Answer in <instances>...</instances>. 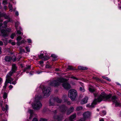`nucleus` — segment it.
I'll list each match as a JSON object with an SVG mask.
<instances>
[{
	"label": "nucleus",
	"mask_w": 121,
	"mask_h": 121,
	"mask_svg": "<svg viewBox=\"0 0 121 121\" xmlns=\"http://www.w3.org/2000/svg\"><path fill=\"white\" fill-rule=\"evenodd\" d=\"M90 113L89 112H87L84 113L83 115L84 118L85 119L88 117L90 116Z\"/></svg>",
	"instance_id": "14"
},
{
	"label": "nucleus",
	"mask_w": 121,
	"mask_h": 121,
	"mask_svg": "<svg viewBox=\"0 0 121 121\" xmlns=\"http://www.w3.org/2000/svg\"><path fill=\"white\" fill-rule=\"evenodd\" d=\"M6 109V110H7L8 109V106L7 105H6L5 106Z\"/></svg>",
	"instance_id": "52"
},
{
	"label": "nucleus",
	"mask_w": 121,
	"mask_h": 121,
	"mask_svg": "<svg viewBox=\"0 0 121 121\" xmlns=\"http://www.w3.org/2000/svg\"><path fill=\"white\" fill-rule=\"evenodd\" d=\"M61 102V100L57 97L51 99L49 101V104L50 105L54 106L55 105L56 102L60 103Z\"/></svg>",
	"instance_id": "7"
},
{
	"label": "nucleus",
	"mask_w": 121,
	"mask_h": 121,
	"mask_svg": "<svg viewBox=\"0 0 121 121\" xmlns=\"http://www.w3.org/2000/svg\"><path fill=\"white\" fill-rule=\"evenodd\" d=\"M19 24L20 23L18 22H17L15 23V27L16 29H17V27L19 25Z\"/></svg>",
	"instance_id": "25"
},
{
	"label": "nucleus",
	"mask_w": 121,
	"mask_h": 121,
	"mask_svg": "<svg viewBox=\"0 0 121 121\" xmlns=\"http://www.w3.org/2000/svg\"><path fill=\"white\" fill-rule=\"evenodd\" d=\"M2 40L3 41V42L4 43V45H6L7 43V40L6 39L4 40L3 39H2Z\"/></svg>",
	"instance_id": "35"
},
{
	"label": "nucleus",
	"mask_w": 121,
	"mask_h": 121,
	"mask_svg": "<svg viewBox=\"0 0 121 121\" xmlns=\"http://www.w3.org/2000/svg\"><path fill=\"white\" fill-rule=\"evenodd\" d=\"M21 43V42H17V44L18 45H20Z\"/></svg>",
	"instance_id": "45"
},
{
	"label": "nucleus",
	"mask_w": 121,
	"mask_h": 121,
	"mask_svg": "<svg viewBox=\"0 0 121 121\" xmlns=\"http://www.w3.org/2000/svg\"><path fill=\"white\" fill-rule=\"evenodd\" d=\"M74 111V108L73 106L70 107L68 110L66 114L67 115H69L71 113L73 112Z\"/></svg>",
	"instance_id": "13"
},
{
	"label": "nucleus",
	"mask_w": 121,
	"mask_h": 121,
	"mask_svg": "<svg viewBox=\"0 0 121 121\" xmlns=\"http://www.w3.org/2000/svg\"><path fill=\"white\" fill-rule=\"evenodd\" d=\"M80 90L82 92H84L85 91L84 88L83 87H80Z\"/></svg>",
	"instance_id": "36"
},
{
	"label": "nucleus",
	"mask_w": 121,
	"mask_h": 121,
	"mask_svg": "<svg viewBox=\"0 0 121 121\" xmlns=\"http://www.w3.org/2000/svg\"><path fill=\"white\" fill-rule=\"evenodd\" d=\"M43 62L42 61H39V63L40 64H42L43 63Z\"/></svg>",
	"instance_id": "58"
},
{
	"label": "nucleus",
	"mask_w": 121,
	"mask_h": 121,
	"mask_svg": "<svg viewBox=\"0 0 121 121\" xmlns=\"http://www.w3.org/2000/svg\"><path fill=\"white\" fill-rule=\"evenodd\" d=\"M89 90L91 92H93L95 90L94 89L90 88H89Z\"/></svg>",
	"instance_id": "38"
},
{
	"label": "nucleus",
	"mask_w": 121,
	"mask_h": 121,
	"mask_svg": "<svg viewBox=\"0 0 121 121\" xmlns=\"http://www.w3.org/2000/svg\"><path fill=\"white\" fill-rule=\"evenodd\" d=\"M49 56H45L43 57V60H46L49 59Z\"/></svg>",
	"instance_id": "24"
},
{
	"label": "nucleus",
	"mask_w": 121,
	"mask_h": 121,
	"mask_svg": "<svg viewBox=\"0 0 121 121\" xmlns=\"http://www.w3.org/2000/svg\"><path fill=\"white\" fill-rule=\"evenodd\" d=\"M15 35V33H13L11 35L10 37L12 39H13Z\"/></svg>",
	"instance_id": "30"
},
{
	"label": "nucleus",
	"mask_w": 121,
	"mask_h": 121,
	"mask_svg": "<svg viewBox=\"0 0 121 121\" xmlns=\"http://www.w3.org/2000/svg\"><path fill=\"white\" fill-rule=\"evenodd\" d=\"M56 71H58L59 70V69H56Z\"/></svg>",
	"instance_id": "64"
},
{
	"label": "nucleus",
	"mask_w": 121,
	"mask_h": 121,
	"mask_svg": "<svg viewBox=\"0 0 121 121\" xmlns=\"http://www.w3.org/2000/svg\"><path fill=\"white\" fill-rule=\"evenodd\" d=\"M51 57L54 58V59L53 60H55L57 59L56 58L57 57V56L54 54H52L51 56Z\"/></svg>",
	"instance_id": "22"
},
{
	"label": "nucleus",
	"mask_w": 121,
	"mask_h": 121,
	"mask_svg": "<svg viewBox=\"0 0 121 121\" xmlns=\"http://www.w3.org/2000/svg\"><path fill=\"white\" fill-rule=\"evenodd\" d=\"M102 101H112L115 103L116 106H121V104L119 103L117 97L116 96H112L111 94L107 95L103 92L101 93L97 99H95L90 106L91 107H93L96 104L97 102H100Z\"/></svg>",
	"instance_id": "1"
},
{
	"label": "nucleus",
	"mask_w": 121,
	"mask_h": 121,
	"mask_svg": "<svg viewBox=\"0 0 121 121\" xmlns=\"http://www.w3.org/2000/svg\"><path fill=\"white\" fill-rule=\"evenodd\" d=\"M40 98H39L38 97H36L34 103L32 104L33 108L35 110H38L42 107V104L39 101Z\"/></svg>",
	"instance_id": "3"
},
{
	"label": "nucleus",
	"mask_w": 121,
	"mask_h": 121,
	"mask_svg": "<svg viewBox=\"0 0 121 121\" xmlns=\"http://www.w3.org/2000/svg\"><path fill=\"white\" fill-rule=\"evenodd\" d=\"M12 41V40H10L9 41V43H11V41Z\"/></svg>",
	"instance_id": "62"
},
{
	"label": "nucleus",
	"mask_w": 121,
	"mask_h": 121,
	"mask_svg": "<svg viewBox=\"0 0 121 121\" xmlns=\"http://www.w3.org/2000/svg\"><path fill=\"white\" fill-rule=\"evenodd\" d=\"M1 48L0 47V54L1 53Z\"/></svg>",
	"instance_id": "59"
},
{
	"label": "nucleus",
	"mask_w": 121,
	"mask_h": 121,
	"mask_svg": "<svg viewBox=\"0 0 121 121\" xmlns=\"http://www.w3.org/2000/svg\"><path fill=\"white\" fill-rule=\"evenodd\" d=\"M26 48L27 52H29L30 51V48L28 47H26Z\"/></svg>",
	"instance_id": "41"
},
{
	"label": "nucleus",
	"mask_w": 121,
	"mask_h": 121,
	"mask_svg": "<svg viewBox=\"0 0 121 121\" xmlns=\"http://www.w3.org/2000/svg\"><path fill=\"white\" fill-rule=\"evenodd\" d=\"M4 8L5 10H6L7 9V6H4Z\"/></svg>",
	"instance_id": "53"
},
{
	"label": "nucleus",
	"mask_w": 121,
	"mask_h": 121,
	"mask_svg": "<svg viewBox=\"0 0 121 121\" xmlns=\"http://www.w3.org/2000/svg\"><path fill=\"white\" fill-rule=\"evenodd\" d=\"M0 105L2 106V102L0 103Z\"/></svg>",
	"instance_id": "63"
},
{
	"label": "nucleus",
	"mask_w": 121,
	"mask_h": 121,
	"mask_svg": "<svg viewBox=\"0 0 121 121\" xmlns=\"http://www.w3.org/2000/svg\"><path fill=\"white\" fill-rule=\"evenodd\" d=\"M16 83V81H14L13 82H12V83H11V84H13L15 85Z\"/></svg>",
	"instance_id": "43"
},
{
	"label": "nucleus",
	"mask_w": 121,
	"mask_h": 121,
	"mask_svg": "<svg viewBox=\"0 0 121 121\" xmlns=\"http://www.w3.org/2000/svg\"><path fill=\"white\" fill-rule=\"evenodd\" d=\"M17 67L15 64H12V69L6 75H7L8 77H9L10 78H11V76H12L13 74L17 70Z\"/></svg>",
	"instance_id": "8"
},
{
	"label": "nucleus",
	"mask_w": 121,
	"mask_h": 121,
	"mask_svg": "<svg viewBox=\"0 0 121 121\" xmlns=\"http://www.w3.org/2000/svg\"><path fill=\"white\" fill-rule=\"evenodd\" d=\"M11 44L13 45H15V43L14 42H12L11 43Z\"/></svg>",
	"instance_id": "48"
},
{
	"label": "nucleus",
	"mask_w": 121,
	"mask_h": 121,
	"mask_svg": "<svg viewBox=\"0 0 121 121\" xmlns=\"http://www.w3.org/2000/svg\"><path fill=\"white\" fill-rule=\"evenodd\" d=\"M78 68L79 69L82 70H85L87 69V68L86 67L82 66H79Z\"/></svg>",
	"instance_id": "20"
},
{
	"label": "nucleus",
	"mask_w": 121,
	"mask_h": 121,
	"mask_svg": "<svg viewBox=\"0 0 121 121\" xmlns=\"http://www.w3.org/2000/svg\"><path fill=\"white\" fill-rule=\"evenodd\" d=\"M13 87V86L12 85H10L9 86V88L10 89H11Z\"/></svg>",
	"instance_id": "49"
},
{
	"label": "nucleus",
	"mask_w": 121,
	"mask_h": 121,
	"mask_svg": "<svg viewBox=\"0 0 121 121\" xmlns=\"http://www.w3.org/2000/svg\"><path fill=\"white\" fill-rule=\"evenodd\" d=\"M17 33L19 35L23 34V33L20 30H18L17 31Z\"/></svg>",
	"instance_id": "37"
},
{
	"label": "nucleus",
	"mask_w": 121,
	"mask_h": 121,
	"mask_svg": "<svg viewBox=\"0 0 121 121\" xmlns=\"http://www.w3.org/2000/svg\"><path fill=\"white\" fill-rule=\"evenodd\" d=\"M15 15L17 16L18 15V11H16L15 12Z\"/></svg>",
	"instance_id": "50"
},
{
	"label": "nucleus",
	"mask_w": 121,
	"mask_h": 121,
	"mask_svg": "<svg viewBox=\"0 0 121 121\" xmlns=\"http://www.w3.org/2000/svg\"><path fill=\"white\" fill-rule=\"evenodd\" d=\"M9 9H10L9 11L12 12V11L13 10L12 5L10 3H9Z\"/></svg>",
	"instance_id": "21"
},
{
	"label": "nucleus",
	"mask_w": 121,
	"mask_h": 121,
	"mask_svg": "<svg viewBox=\"0 0 121 121\" xmlns=\"http://www.w3.org/2000/svg\"><path fill=\"white\" fill-rule=\"evenodd\" d=\"M27 41L28 43H30L31 42V41L30 39H27Z\"/></svg>",
	"instance_id": "46"
},
{
	"label": "nucleus",
	"mask_w": 121,
	"mask_h": 121,
	"mask_svg": "<svg viewBox=\"0 0 121 121\" xmlns=\"http://www.w3.org/2000/svg\"><path fill=\"white\" fill-rule=\"evenodd\" d=\"M102 77L103 78L106 79L108 81H111V79L106 77L103 76Z\"/></svg>",
	"instance_id": "26"
},
{
	"label": "nucleus",
	"mask_w": 121,
	"mask_h": 121,
	"mask_svg": "<svg viewBox=\"0 0 121 121\" xmlns=\"http://www.w3.org/2000/svg\"><path fill=\"white\" fill-rule=\"evenodd\" d=\"M88 98L86 97H85L84 99H82L81 101V104H83L87 103V101Z\"/></svg>",
	"instance_id": "17"
},
{
	"label": "nucleus",
	"mask_w": 121,
	"mask_h": 121,
	"mask_svg": "<svg viewBox=\"0 0 121 121\" xmlns=\"http://www.w3.org/2000/svg\"><path fill=\"white\" fill-rule=\"evenodd\" d=\"M7 0H4L3 1L2 4H3L5 5L7 4Z\"/></svg>",
	"instance_id": "28"
},
{
	"label": "nucleus",
	"mask_w": 121,
	"mask_h": 121,
	"mask_svg": "<svg viewBox=\"0 0 121 121\" xmlns=\"http://www.w3.org/2000/svg\"><path fill=\"white\" fill-rule=\"evenodd\" d=\"M71 78H73L76 80H78V79L74 76H72L70 77Z\"/></svg>",
	"instance_id": "39"
},
{
	"label": "nucleus",
	"mask_w": 121,
	"mask_h": 121,
	"mask_svg": "<svg viewBox=\"0 0 121 121\" xmlns=\"http://www.w3.org/2000/svg\"><path fill=\"white\" fill-rule=\"evenodd\" d=\"M67 109V107L65 105H63L61 106L59 108L54 111H52V113L54 114V115H56V114L57 113L58 110H59L60 112L63 113H64L65 112Z\"/></svg>",
	"instance_id": "5"
},
{
	"label": "nucleus",
	"mask_w": 121,
	"mask_h": 121,
	"mask_svg": "<svg viewBox=\"0 0 121 121\" xmlns=\"http://www.w3.org/2000/svg\"><path fill=\"white\" fill-rule=\"evenodd\" d=\"M3 25V24H2L1 23H0V30H1V27Z\"/></svg>",
	"instance_id": "56"
},
{
	"label": "nucleus",
	"mask_w": 121,
	"mask_h": 121,
	"mask_svg": "<svg viewBox=\"0 0 121 121\" xmlns=\"http://www.w3.org/2000/svg\"><path fill=\"white\" fill-rule=\"evenodd\" d=\"M66 95H64L62 97V99L64 100L65 102H67V104L69 105L71 104V102L69 101H67V100L66 98Z\"/></svg>",
	"instance_id": "15"
},
{
	"label": "nucleus",
	"mask_w": 121,
	"mask_h": 121,
	"mask_svg": "<svg viewBox=\"0 0 121 121\" xmlns=\"http://www.w3.org/2000/svg\"><path fill=\"white\" fill-rule=\"evenodd\" d=\"M53 118L56 119L58 121H62L63 119V115H54Z\"/></svg>",
	"instance_id": "10"
},
{
	"label": "nucleus",
	"mask_w": 121,
	"mask_h": 121,
	"mask_svg": "<svg viewBox=\"0 0 121 121\" xmlns=\"http://www.w3.org/2000/svg\"><path fill=\"white\" fill-rule=\"evenodd\" d=\"M6 79L4 84V86H3V88L4 89H5L7 86V84L9 83L10 84H11V82L13 80V79L12 78H10L8 77L7 75L6 76Z\"/></svg>",
	"instance_id": "9"
},
{
	"label": "nucleus",
	"mask_w": 121,
	"mask_h": 121,
	"mask_svg": "<svg viewBox=\"0 0 121 121\" xmlns=\"http://www.w3.org/2000/svg\"><path fill=\"white\" fill-rule=\"evenodd\" d=\"M2 82V78H0V84L1 83V82Z\"/></svg>",
	"instance_id": "57"
},
{
	"label": "nucleus",
	"mask_w": 121,
	"mask_h": 121,
	"mask_svg": "<svg viewBox=\"0 0 121 121\" xmlns=\"http://www.w3.org/2000/svg\"><path fill=\"white\" fill-rule=\"evenodd\" d=\"M22 43H26V41L25 40H22L21 41Z\"/></svg>",
	"instance_id": "42"
},
{
	"label": "nucleus",
	"mask_w": 121,
	"mask_h": 121,
	"mask_svg": "<svg viewBox=\"0 0 121 121\" xmlns=\"http://www.w3.org/2000/svg\"><path fill=\"white\" fill-rule=\"evenodd\" d=\"M3 45V42L1 41L0 40V46H2Z\"/></svg>",
	"instance_id": "44"
},
{
	"label": "nucleus",
	"mask_w": 121,
	"mask_h": 121,
	"mask_svg": "<svg viewBox=\"0 0 121 121\" xmlns=\"http://www.w3.org/2000/svg\"><path fill=\"white\" fill-rule=\"evenodd\" d=\"M28 112L30 114L29 117V119H31L32 118V115L33 114V111L32 110L29 109V110Z\"/></svg>",
	"instance_id": "19"
},
{
	"label": "nucleus",
	"mask_w": 121,
	"mask_h": 121,
	"mask_svg": "<svg viewBox=\"0 0 121 121\" xmlns=\"http://www.w3.org/2000/svg\"><path fill=\"white\" fill-rule=\"evenodd\" d=\"M30 66H27L26 68V69H30Z\"/></svg>",
	"instance_id": "47"
},
{
	"label": "nucleus",
	"mask_w": 121,
	"mask_h": 121,
	"mask_svg": "<svg viewBox=\"0 0 121 121\" xmlns=\"http://www.w3.org/2000/svg\"><path fill=\"white\" fill-rule=\"evenodd\" d=\"M65 80L62 78H58L56 80H52L50 83V85L55 87L58 86H60L61 83L64 82Z\"/></svg>",
	"instance_id": "2"
},
{
	"label": "nucleus",
	"mask_w": 121,
	"mask_h": 121,
	"mask_svg": "<svg viewBox=\"0 0 121 121\" xmlns=\"http://www.w3.org/2000/svg\"><path fill=\"white\" fill-rule=\"evenodd\" d=\"M9 31H8L5 30H1V33L2 34V35L3 37L8 36L9 34Z\"/></svg>",
	"instance_id": "11"
},
{
	"label": "nucleus",
	"mask_w": 121,
	"mask_h": 121,
	"mask_svg": "<svg viewBox=\"0 0 121 121\" xmlns=\"http://www.w3.org/2000/svg\"><path fill=\"white\" fill-rule=\"evenodd\" d=\"M47 120L45 118H41L40 119L39 121H47Z\"/></svg>",
	"instance_id": "33"
},
{
	"label": "nucleus",
	"mask_w": 121,
	"mask_h": 121,
	"mask_svg": "<svg viewBox=\"0 0 121 121\" xmlns=\"http://www.w3.org/2000/svg\"><path fill=\"white\" fill-rule=\"evenodd\" d=\"M85 119L84 118H82L79 120V121H85Z\"/></svg>",
	"instance_id": "40"
},
{
	"label": "nucleus",
	"mask_w": 121,
	"mask_h": 121,
	"mask_svg": "<svg viewBox=\"0 0 121 121\" xmlns=\"http://www.w3.org/2000/svg\"><path fill=\"white\" fill-rule=\"evenodd\" d=\"M7 97V94L6 93H5L3 95V97L4 99H6Z\"/></svg>",
	"instance_id": "27"
},
{
	"label": "nucleus",
	"mask_w": 121,
	"mask_h": 121,
	"mask_svg": "<svg viewBox=\"0 0 121 121\" xmlns=\"http://www.w3.org/2000/svg\"><path fill=\"white\" fill-rule=\"evenodd\" d=\"M62 86L65 89L69 90L71 88L70 85L67 82L64 83L62 84Z\"/></svg>",
	"instance_id": "12"
},
{
	"label": "nucleus",
	"mask_w": 121,
	"mask_h": 121,
	"mask_svg": "<svg viewBox=\"0 0 121 121\" xmlns=\"http://www.w3.org/2000/svg\"><path fill=\"white\" fill-rule=\"evenodd\" d=\"M51 89L50 87H43L42 89L43 96L44 98L48 97L50 95Z\"/></svg>",
	"instance_id": "6"
},
{
	"label": "nucleus",
	"mask_w": 121,
	"mask_h": 121,
	"mask_svg": "<svg viewBox=\"0 0 121 121\" xmlns=\"http://www.w3.org/2000/svg\"><path fill=\"white\" fill-rule=\"evenodd\" d=\"M16 60V58L15 57L13 59H12L13 61H15Z\"/></svg>",
	"instance_id": "54"
},
{
	"label": "nucleus",
	"mask_w": 121,
	"mask_h": 121,
	"mask_svg": "<svg viewBox=\"0 0 121 121\" xmlns=\"http://www.w3.org/2000/svg\"><path fill=\"white\" fill-rule=\"evenodd\" d=\"M83 108L82 107L80 106L76 108V110L77 111H79L82 109Z\"/></svg>",
	"instance_id": "23"
},
{
	"label": "nucleus",
	"mask_w": 121,
	"mask_h": 121,
	"mask_svg": "<svg viewBox=\"0 0 121 121\" xmlns=\"http://www.w3.org/2000/svg\"><path fill=\"white\" fill-rule=\"evenodd\" d=\"M103 113H104V115H105L106 113V112L105 111H103Z\"/></svg>",
	"instance_id": "55"
},
{
	"label": "nucleus",
	"mask_w": 121,
	"mask_h": 121,
	"mask_svg": "<svg viewBox=\"0 0 121 121\" xmlns=\"http://www.w3.org/2000/svg\"><path fill=\"white\" fill-rule=\"evenodd\" d=\"M22 39V38L20 36H18L17 39V41H19L21 40Z\"/></svg>",
	"instance_id": "32"
},
{
	"label": "nucleus",
	"mask_w": 121,
	"mask_h": 121,
	"mask_svg": "<svg viewBox=\"0 0 121 121\" xmlns=\"http://www.w3.org/2000/svg\"><path fill=\"white\" fill-rule=\"evenodd\" d=\"M44 56L43 54H41L39 56V57L40 59H42L43 60V58Z\"/></svg>",
	"instance_id": "29"
},
{
	"label": "nucleus",
	"mask_w": 121,
	"mask_h": 121,
	"mask_svg": "<svg viewBox=\"0 0 121 121\" xmlns=\"http://www.w3.org/2000/svg\"><path fill=\"white\" fill-rule=\"evenodd\" d=\"M117 94L119 96L121 95V93L120 92L118 91L117 92Z\"/></svg>",
	"instance_id": "51"
},
{
	"label": "nucleus",
	"mask_w": 121,
	"mask_h": 121,
	"mask_svg": "<svg viewBox=\"0 0 121 121\" xmlns=\"http://www.w3.org/2000/svg\"><path fill=\"white\" fill-rule=\"evenodd\" d=\"M68 69L70 70L74 69L73 68V67L72 66H68Z\"/></svg>",
	"instance_id": "34"
},
{
	"label": "nucleus",
	"mask_w": 121,
	"mask_h": 121,
	"mask_svg": "<svg viewBox=\"0 0 121 121\" xmlns=\"http://www.w3.org/2000/svg\"><path fill=\"white\" fill-rule=\"evenodd\" d=\"M76 115L75 113L69 117V120L70 121H74V119L76 117Z\"/></svg>",
	"instance_id": "18"
},
{
	"label": "nucleus",
	"mask_w": 121,
	"mask_h": 121,
	"mask_svg": "<svg viewBox=\"0 0 121 121\" xmlns=\"http://www.w3.org/2000/svg\"><path fill=\"white\" fill-rule=\"evenodd\" d=\"M77 96L76 91L73 89L70 90L69 92L68 96L72 100L74 101Z\"/></svg>",
	"instance_id": "4"
},
{
	"label": "nucleus",
	"mask_w": 121,
	"mask_h": 121,
	"mask_svg": "<svg viewBox=\"0 0 121 121\" xmlns=\"http://www.w3.org/2000/svg\"><path fill=\"white\" fill-rule=\"evenodd\" d=\"M8 21H4L3 23H4V27L5 28L6 27V25L7 23L8 22Z\"/></svg>",
	"instance_id": "31"
},
{
	"label": "nucleus",
	"mask_w": 121,
	"mask_h": 121,
	"mask_svg": "<svg viewBox=\"0 0 121 121\" xmlns=\"http://www.w3.org/2000/svg\"><path fill=\"white\" fill-rule=\"evenodd\" d=\"M99 121H104L103 119H102L101 120H100Z\"/></svg>",
	"instance_id": "61"
},
{
	"label": "nucleus",
	"mask_w": 121,
	"mask_h": 121,
	"mask_svg": "<svg viewBox=\"0 0 121 121\" xmlns=\"http://www.w3.org/2000/svg\"><path fill=\"white\" fill-rule=\"evenodd\" d=\"M2 109L3 111H4L5 110V108L4 107L2 108Z\"/></svg>",
	"instance_id": "60"
},
{
	"label": "nucleus",
	"mask_w": 121,
	"mask_h": 121,
	"mask_svg": "<svg viewBox=\"0 0 121 121\" xmlns=\"http://www.w3.org/2000/svg\"><path fill=\"white\" fill-rule=\"evenodd\" d=\"M12 60V58L9 56H6L4 58V60L6 62H10Z\"/></svg>",
	"instance_id": "16"
}]
</instances>
